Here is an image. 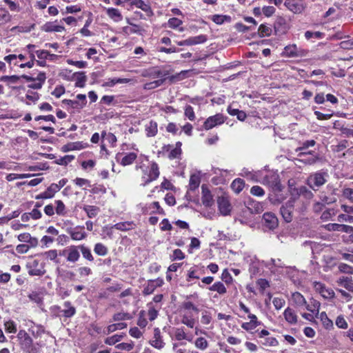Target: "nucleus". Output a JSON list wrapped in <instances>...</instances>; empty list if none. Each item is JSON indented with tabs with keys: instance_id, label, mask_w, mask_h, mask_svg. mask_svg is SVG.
Here are the masks:
<instances>
[{
	"instance_id": "f257e3e1",
	"label": "nucleus",
	"mask_w": 353,
	"mask_h": 353,
	"mask_svg": "<svg viewBox=\"0 0 353 353\" xmlns=\"http://www.w3.org/2000/svg\"><path fill=\"white\" fill-rule=\"evenodd\" d=\"M135 168L141 170V181L144 186L155 181L160 174L158 164L154 161L149 162L147 157L143 156L139 158Z\"/></svg>"
},
{
	"instance_id": "f03ea898",
	"label": "nucleus",
	"mask_w": 353,
	"mask_h": 353,
	"mask_svg": "<svg viewBox=\"0 0 353 353\" xmlns=\"http://www.w3.org/2000/svg\"><path fill=\"white\" fill-rule=\"evenodd\" d=\"M329 175L326 172L318 171L311 174L307 179V185L316 191L327 182Z\"/></svg>"
},
{
	"instance_id": "7ed1b4c3",
	"label": "nucleus",
	"mask_w": 353,
	"mask_h": 353,
	"mask_svg": "<svg viewBox=\"0 0 353 353\" xmlns=\"http://www.w3.org/2000/svg\"><path fill=\"white\" fill-rule=\"evenodd\" d=\"M259 182L272 188L275 190H281L279 176L272 171L263 170Z\"/></svg>"
},
{
	"instance_id": "20e7f679",
	"label": "nucleus",
	"mask_w": 353,
	"mask_h": 353,
	"mask_svg": "<svg viewBox=\"0 0 353 353\" xmlns=\"http://www.w3.org/2000/svg\"><path fill=\"white\" fill-rule=\"evenodd\" d=\"M60 256H63L68 263H74L77 262L80 258V253L78 252L77 245H70L62 250H59Z\"/></svg>"
},
{
	"instance_id": "39448f33",
	"label": "nucleus",
	"mask_w": 353,
	"mask_h": 353,
	"mask_svg": "<svg viewBox=\"0 0 353 353\" xmlns=\"http://www.w3.org/2000/svg\"><path fill=\"white\" fill-rule=\"evenodd\" d=\"M21 349L28 353L33 351V341L30 336L23 330H19L17 334Z\"/></svg>"
},
{
	"instance_id": "423d86ee",
	"label": "nucleus",
	"mask_w": 353,
	"mask_h": 353,
	"mask_svg": "<svg viewBox=\"0 0 353 353\" xmlns=\"http://www.w3.org/2000/svg\"><path fill=\"white\" fill-rule=\"evenodd\" d=\"M283 55L289 58L303 57L308 54V50L298 48L296 45L292 44L285 47Z\"/></svg>"
},
{
	"instance_id": "0eeeda50",
	"label": "nucleus",
	"mask_w": 353,
	"mask_h": 353,
	"mask_svg": "<svg viewBox=\"0 0 353 353\" xmlns=\"http://www.w3.org/2000/svg\"><path fill=\"white\" fill-rule=\"evenodd\" d=\"M225 121L224 116L222 114H216L215 115L209 117L203 123V128L209 130L217 125L223 123Z\"/></svg>"
},
{
	"instance_id": "6e6552de",
	"label": "nucleus",
	"mask_w": 353,
	"mask_h": 353,
	"mask_svg": "<svg viewBox=\"0 0 353 353\" xmlns=\"http://www.w3.org/2000/svg\"><path fill=\"white\" fill-rule=\"evenodd\" d=\"M270 333L266 330H263L258 332V336L260 339V343L266 347H275L279 345L276 338L270 336Z\"/></svg>"
},
{
	"instance_id": "1a4fd4ad",
	"label": "nucleus",
	"mask_w": 353,
	"mask_h": 353,
	"mask_svg": "<svg viewBox=\"0 0 353 353\" xmlns=\"http://www.w3.org/2000/svg\"><path fill=\"white\" fill-rule=\"evenodd\" d=\"M28 274L31 276H42L46 273L42 264L37 259H33L27 264Z\"/></svg>"
},
{
	"instance_id": "9d476101",
	"label": "nucleus",
	"mask_w": 353,
	"mask_h": 353,
	"mask_svg": "<svg viewBox=\"0 0 353 353\" xmlns=\"http://www.w3.org/2000/svg\"><path fill=\"white\" fill-rule=\"evenodd\" d=\"M67 232L70 234L71 239L74 241H81L87 237V233L85 231L84 226L77 225L74 228L67 229Z\"/></svg>"
},
{
	"instance_id": "9b49d317",
	"label": "nucleus",
	"mask_w": 353,
	"mask_h": 353,
	"mask_svg": "<svg viewBox=\"0 0 353 353\" xmlns=\"http://www.w3.org/2000/svg\"><path fill=\"white\" fill-rule=\"evenodd\" d=\"M284 4L289 10L295 14L301 13L305 8L303 0H285Z\"/></svg>"
},
{
	"instance_id": "f8f14e48",
	"label": "nucleus",
	"mask_w": 353,
	"mask_h": 353,
	"mask_svg": "<svg viewBox=\"0 0 353 353\" xmlns=\"http://www.w3.org/2000/svg\"><path fill=\"white\" fill-rule=\"evenodd\" d=\"M294 201L295 200L292 199L281 208V214L283 219L288 223H290L292 220Z\"/></svg>"
},
{
	"instance_id": "ddd939ff",
	"label": "nucleus",
	"mask_w": 353,
	"mask_h": 353,
	"mask_svg": "<svg viewBox=\"0 0 353 353\" xmlns=\"http://www.w3.org/2000/svg\"><path fill=\"white\" fill-rule=\"evenodd\" d=\"M149 343L157 350H161L165 347V343L163 341L159 328L156 327L154 329L153 336L150 340Z\"/></svg>"
},
{
	"instance_id": "4468645a",
	"label": "nucleus",
	"mask_w": 353,
	"mask_h": 353,
	"mask_svg": "<svg viewBox=\"0 0 353 353\" xmlns=\"http://www.w3.org/2000/svg\"><path fill=\"white\" fill-rule=\"evenodd\" d=\"M264 265L272 272H281L282 270L286 268L285 264L280 259H271L269 261H263Z\"/></svg>"
},
{
	"instance_id": "2eb2a0df",
	"label": "nucleus",
	"mask_w": 353,
	"mask_h": 353,
	"mask_svg": "<svg viewBox=\"0 0 353 353\" xmlns=\"http://www.w3.org/2000/svg\"><path fill=\"white\" fill-rule=\"evenodd\" d=\"M314 288L324 299H330L334 296V292L331 288H327L321 283L315 281L313 283Z\"/></svg>"
},
{
	"instance_id": "dca6fc26",
	"label": "nucleus",
	"mask_w": 353,
	"mask_h": 353,
	"mask_svg": "<svg viewBox=\"0 0 353 353\" xmlns=\"http://www.w3.org/2000/svg\"><path fill=\"white\" fill-rule=\"evenodd\" d=\"M206 35L200 34L196 37H189L183 41H176V44L180 46H194L200 43H203L207 41Z\"/></svg>"
},
{
	"instance_id": "f3484780",
	"label": "nucleus",
	"mask_w": 353,
	"mask_h": 353,
	"mask_svg": "<svg viewBox=\"0 0 353 353\" xmlns=\"http://www.w3.org/2000/svg\"><path fill=\"white\" fill-rule=\"evenodd\" d=\"M217 203L219 212L222 215L230 214L232 206L228 197L223 196L218 197Z\"/></svg>"
},
{
	"instance_id": "a211bd4d",
	"label": "nucleus",
	"mask_w": 353,
	"mask_h": 353,
	"mask_svg": "<svg viewBox=\"0 0 353 353\" xmlns=\"http://www.w3.org/2000/svg\"><path fill=\"white\" fill-rule=\"evenodd\" d=\"M137 158V154L133 152L126 153L124 155L122 154H117L116 156L117 162L123 166L131 165Z\"/></svg>"
},
{
	"instance_id": "6ab92c4d",
	"label": "nucleus",
	"mask_w": 353,
	"mask_h": 353,
	"mask_svg": "<svg viewBox=\"0 0 353 353\" xmlns=\"http://www.w3.org/2000/svg\"><path fill=\"white\" fill-rule=\"evenodd\" d=\"M325 228L328 231H337L345 233H352L353 227L339 223H328L325 225Z\"/></svg>"
},
{
	"instance_id": "aec40b11",
	"label": "nucleus",
	"mask_w": 353,
	"mask_h": 353,
	"mask_svg": "<svg viewBox=\"0 0 353 353\" xmlns=\"http://www.w3.org/2000/svg\"><path fill=\"white\" fill-rule=\"evenodd\" d=\"M263 170L253 171L250 170L248 168H243L241 171V175L247 178L248 180L259 182L262 176Z\"/></svg>"
},
{
	"instance_id": "412c9836",
	"label": "nucleus",
	"mask_w": 353,
	"mask_h": 353,
	"mask_svg": "<svg viewBox=\"0 0 353 353\" xmlns=\"http://www.w3.org/2000/svg\"><path fill=\"white\" fill-rule=\"evenodd\" d=\"M316 144L314 140H307L302 143L301 146L296 149V152H299L298 156L299 157H304L307 154H312V151H307L310 147H313Z\"/></svg>"
},
{
	"instance_id": "4be33fe9",
	"label": "nucleus",
	"mask_w": 353,
	"mask_h": 353,
	"mask_svg": "<svg viewBox=\"0 0 353 353\" xmlns=\"http://www.w3.org/2000/svg\"><path fill=\"white\" fill-rule=\"evenodd\" d=\"M130 6L142 10L148 16L152 15L153 12L150 4L143 0H131Z\"/></svg>"
},
{
	"instance_id": "5701e85b",
	"label": "nucleus",
	"mask_w": 353,
	"mask_h": 353,
	"mask_svg": "<svg viewBox=\"0 0 353 353\" xmlns=\"http://www.w3.org/2000/svg\"><path fill=\"white\" fill-rule=\"evenodd\" d=\"M57 192L59 191L57 185H55V183H52L46 191L37 195L35 198L36 199H51Z\"/></svg>"
},
{
	"instance_id": "b1692460",
	"label": "nucleus",
	"mask_w": 353,
	"mask_h": 353,
	"mask_svg": "<svg viewBox=\"0 0 353 353\" xmlns=\"http://www.w3.org/2000/svg\"><path fill=\"white\" fill-rule=\"evenodd\" d=\"M86 143H83L81 141L77 142H70L62 146V151L64 152L73 151V150H80L87 147Z\"/></svg>"
},
{
	"instance_id": "393cba45",
	"label": "nucleus",
	"mask_w": 353,
	"mask_h": 353,
	"mask_svg": "<svg viewBox=\"0 0 353 353\" xmlns=\"http://www.w3.org/2000/svg\"><path fill=\"white\" fill-rule=\"evenodd\" d=\"M263 221L265 226L270 230L274 229L278 225V219L272 213H265L263 214Z\"/></svg>"
},
{
	"instance_id": "a878e982",
	"label": "nucleus",
	"mask_w": 353,
	"mask_h": 353,
	"mask_svg": "<svg viewBox=\"0 0 353 353\" xmlns=\"http://www.w3.org/2000/svg\"><path fill=\"white\" fill-rule=\"evenodd\" d=\"M17 239L19 241L27 243L32 247H37L38 245V239L36 237H33L30 233L24 232L18 235Z\"/></svg>"
},
{
	"instance_id": "bb28decb",
	"label": "nucleus",
	"mask_w": 353,
	"mask_h": 353,
	"mask_svg": "<svg viewBox=\"0 0 353 353\" xmlns=\"http://www.w3.org/2000/svg\"><path fill=\"white\" fill-rule=\"evenodd\" d=\"M42 30L50 32H60L64 30V27L61 25H57V21L47 22L41 28Z\"/></svg>"
},
{
	"instance_id": "cd10ccee",
	"label": "nucleus",
	"mask_w": 353,
	"mask_h": 353,
	"mask_svg": "<svg viewBox=\"0 0 353 353\" xmlns=\"http://www.w3.org/2000/svg\"><path fill=\"white\" fill-rule=\"evenodd\" d=\"M145 130L148 137H154L158 132V125L156 121H150L145 125Z\"/></svg>"
},
{
	"instance_id": "c85d7f7f",
	"label": "nucleus",
	"mask_w": 353,
	"mask_h": 353,
	"mask_svg": "<svg viewBox=\"0 0 353 353\" xmlns=\"http://www.w3.org/2000/svg\"><path fill=\"white\" fill-rule=\"evenodd\" d=\"M105 12L108 17L112 19L115 22L121 21L123 19V16L121 12L114 8H105Z\"/></svg>"
},
{
	"instance_id": "c756f323",
	"label": "nucleus",
	"mask_w": 353,
	"mask_h": 353,
	"mask_svg": "<svg viewBox=\"0 0 353 353\" xmlns=\"http://www.w3.org/2000/svg\"><path fill=\"white\" fill-rule=\"evenodd\" d=\"M82 209L90 219L96 217L100 212L99 208L95 205H84Z\"/></svg>"
},
{
	"instance_id": "7c9ffc66",
	"label": "nucleus",
	"mask_w": 353,
	"mask_h": 353,
	"mask_svg": "<svg viewBox=\"0 0 353 353\" xmlns=\"http://www.w3.org/2000/svg\"><path fill=\"white\" fill-rule=\"evenodd\" d=\"M284 318L286 320L287 322H288L290 324H295L297 322V316L296 314V312L290 307H288L285 310L284 313Z\"/></svg>"
},
{
	"instance_id": "2f4dec72",
	"label": "nucleus",
	"mask_w": 353,
	"mask_h": 353,
	"mask_svg": "<svg viewBox=\"0 0 353 353\" xmlns=\"http://www.w3.org/2000/svg\"><path fill=\"white\" fill-rule=\"evenodd\" d=\"M174 337L177 341L188 340L192 341V337L189 336L185 332L184 327H178L174 330Z\"/></svg>"
},
{
	"instance_id": "473e14b6",
	"label": "nucleus",
	"mask_w": 353,
	"mask_h": 353,
	"mask_svg": "<svg viewBox=\"0 0 353 353\" xmlns=\"http://www.w3.org/2000/svg\"><path fill=\"white\" fill-rule=\"evenodd\" d=\"M63 306L65 309L61 310V312L65 317L70 318L75 314L76 309L72 305L70 301H65Z\"/></svg>"
},
{
	"instance_id": "72a5a7b5",
	"label": "nucleus",
	"mask_w": 353,
	"mask_h": 353,
	"mask_svg": "<svg viewBox=\"0 0 353 353\" xmlns=\"http://www.w3.org/2000/svg\"><path fill=\"white\" fill-rule=\"evenodd\" d=\"M202 203L205 206H211L213 203L212 196L210 191L202 186Z\"/></svg>"
},
{
	"instance_id": "f704fd0d",
	"label": "nucleus",
	"mask_w": 353,
	"mask_h": 353,
	"mask_svg": "<svg viewBox=\"0 0 353 353\" xmlns=\"http://www.w3.org/2000/svg\"><path fill=\"white\" fill-rule=\"evenodd\" d=\"M43 256L48 260L54 261L55 263H59L60 261L58 258L59 256V250H50L48 251L45 252L43 254Z\"/></svg>"
},
{
	"instance_id": "c9c22d12",
	"label": "nucleus",
	"mask_w": 353,
	"mask_h": 353,
	"mask_svg": "<svg viewBox=\"0 0 353 353\" xmlns=\"http://www.w3.org/2000/svg\"><path fill=\"white\" fill-rule=\"evenodd\" d=\"M134 223L132 221L120 222L114 225L112 228H115L121 231H128L132 229Z\"/></svg>"
},
{
	"instance_id": "e433bc0d",
	"label": "nucleus",
	"mask_w": 353,
	"mask_h": 353,
	"mask_svg": "<svg viewBox=\"0 0 353 353\" xmlns=\"http://www.w3.org/2000/svg\"><path fill=\"white\" fill-rule=\"evenodd\" d=\"M78 247V252L82 253L83 258L88 260L89 261H93L94 257L91 253V250L89 248L85 246L84 245H77Z\"/></svg>"
},
{
	"instance_id": "4c0bfd02",
	"label": "nucleus",
	"mask_w": 353,
	"mask_h": 353,
	"mask_svg": "<svg viewBox=\"0 0 353 353\" xmlns=\"http://www.w3.org/2000/svg\"><path fill=\"white\" fill-rule=\"evenodd\" d=\"M101 137L103 141L108 142L112 147L115 145V143L117 142V137L114 134L103 131L101 133Z\"/></svg>"
},
{
	"instance_id": "58836bf2",
	"label": "nucleus",
	"mask_w": 353,
	"mask_h": 353,
	"mask_svg": "<svg viewBox=\"0 0 353 353\" xmlns=\"http://www.w3.org/2000/svg\"><path fill=\"white\" fill-rule=\"evenodd\" d=\"M133 318V315L128 312H119L115 313L112 316V319L114 321H122L125 320H130Z\"/></svg>"
},
{
	"instance_id": "ea45409f",
	"label": "nucleus",
	"mask_w": 353,
	"mask_h": 353,
	"mask_svg": "<svg viewBox=\"0 0 353 353\" xmlns=\"http://www.w3.org/2000/svg\"><path fill=\"white\" fill-rule=\"evenodd\" d=\"M126 327H127V323H125L119 322V323H113L107 327L106 330L104 331V333L108 334L110 333L115 332L116 330H123V329L125 328Z\"/></svg>"
},
{
	"instance_id": "a19ab883",
	"label": "nucleus",
	"mask_w": 353,
	"mask_h": 353,
	"mask_svg": "<svg viewBox=\"0 0 353 353\" xmlns=\"http://www.w3.org/2000/svg\"><path fill=\"white\" fill-rule=\"evenodd\" d=\"M292 300L297 306H303L306 305V300L299 292H296L292 294Z\"/></svg>"
},
{
	"instance_id": "79ce46f5",
	"label": "nucleus",
	"mask_w": 353,
	"mask_h": 353,
	"mask_svg": "<svg viewBox=\"0 0 353 353\" xmlns=\"http://www.w3.org/2000/svg\"><path fill=\"white\" fill-rule=\"evenodd\" d=\"M62 103L67 107L71 108L72 109H75L78 111L84 107L82 104H81L79 103V101H77L76 99L75 100L64 99L62 101Z\"/></svg>"
},
{
	"instance_id": "37998d69",
	"label": "nucleus",
	"mask_w": 353,
	"mask_h": 353,
	"mask_svg": "<svg viewBox=\"0 0 353 353\" xmlns=\"http://www.w3.org/2000/svg\"><path fill=\"white\" fill-rule=\"evenodd\" d=\"M244 185L245 183L243 179H236L232 181L231 188L234 192L239 193L243 189Z\"/></svg>"
},
{
	"instance_id": "c03bdc74",
	"label": "nucleus",
	"mask_w": 353,
	"mask_h": 353,
	"mask_svg": "<svg viewBox=\"0 0 353 353\" xmlns=\"http://www.w3.org/2000/svg\"><path fill=\"white\" fill-rule=\"evenodd\" d=\"M319 316H316L319 318L323 325V326L326 329H330L333 327V322L328 317L327 314L325 312H322L321 313L318 314Z\"/></svg>"
},
{
	"instance_id": "a18cd8bd",
	"label": "nucleus",
	"mask_w": 353,
	"mask_h": 353,
	"mask_svg": "<svg viewBox=\"0 0 353 353\" xmlns=\"http://www.w3.org/2000/svg\"><path fill=\"white\" fill-rule=\"evenodd\" d=\"M76 76V83L75 85L77 87L83 88L85 86V81L87 80L86 76L84 72H79L74 74Z\"/></svg>"
},
{
	"instance_id": "49530a36",
	"label": "nucleus",
	"mask_w": 353,
	"mask_h": 353,
	"mask_svg": "<svg viewBox=\"0 0 353 353\" xmlns=\"http://www.w3.org/2000/svg\"><path fill=\"white\" fill-rule=\"evenodd\" d=\"M194 345L200 350H205L209 345L208 341L203 337H199L194 341Z\"/></svg>"
},
{
	"instance_id": "de8ad7c7",
	"label": "nucleus",
	"mask_w": 353,
	"mask_h": 353,
	"mask_svg": "<svg viewBox=\"0 0 353 353\" xmlns=\"http://www.w3.org/2000/svg\"><path fill=\"white\" fill-rule=\"evenodd\" d=\"M201 179L199 175L192 174L190 178L189 189L190 190H196L200 185Z\"/></svg>"
},
{
	"instance_id": "09e8293b",
	"label": "nucleus",
	"mask_w": 353,
	"mask_h": 353,
	"mask_svg": "<svg viewBox=\"0 0 353 353\" xmlns=\"http://www.w3.org/2000/svg\"><path fill=\"white\" fill-rule=\"evenodd\" d=\"M210 290L217 292L219 294H224L227 290L223 283L218 281L210 287Z\"/></svg>"
},
{
	"instance_id": "8fccbe9b",
	"label": "nucleus",
	"mask_w": 353,
	"mask_h": 353,
	"mask_svg": "<svg viewBox=\"0 0 353 353\" xmlns=\"http://www.w3.org/2000/svg\"><path fill=\"white\" fill-rule=\"evenodd\" d=\"M94 252L97 255L103 256L108 254V250L103 243H97L94 245Z\"/></svg>"
},
{
	"instance_id": "3c124183",
	"label": "nucleus",
	"mask_w": 353,
	"mask_h": 353,
	"mask_svg": "<svg viewBox=\"0 0 353 353\" xmlns=\"http://www.w3.org/2000/svg\"><path fill=\"white\" fill-rule=\"evenodd\" d=\"M181 323L190 328H193L196 323V320L192 316L185 314L182 316Z\"/></svg>"
},
{
	"instance_id": "603ef678",
	"label": "nucleus",
	"mask_w": 353,
	"mask_h": 353,
	"mask_svg": "<svg viewBox=\"0 0 353 353\" xmlns=\"http://www.w3.org/2000/svg\"><path fill=\"white\" fill-rule=\"evenodd\" d=\"M272 28L265 24H261L259 27L258 32L261 37H269L272 34Z\"/></svg>"
},
{
	"instance_id": "864d4df0",
	"label": "nucleus",
	"mask_w": 353,
	"mask_h": 353,
	"mask_svg": "<svg viewBox=\"0 0 353 353\" xmlns=\"http://www.w3.org/2000/svg\"><path fill=\"white\" fill-rule=\"evenodd\" d=\"M55 203L57 205L55 208V212L59 216L65 215L67 213V210L63 201L61 200H57L55 201Z\"/></svg>"
},
{
	"instance_id": "5fc2aeb1",
	"label": "nucleus",
	"mask_w": 353,
	"mask_h": 353,
	"mask_svg": "<svg viewBox=\"0 0 353 353\" xmlns=\"http://www.w3.org/2000/svg\"><path fill=\"white\" fill-rule=\"evenodd\" d=\"M148 316L151 321H154L158 316L159 308H155L153 306L152 303H148Z\"/></svg>"
},
{
	"instance_id": "6e6d98bb",
	"label": "nucleus",
	"mask_w": 353,
	"mask_h": 353,
	"mask_svg": "<svg viewBox=\"0 0 353 353\" xmlns=\"http://www.w3.org/2000/svg\"><path fill=\"white\" fill-rule=\"evenodd\" d=\"M306 309L316 314V316L319 314V308H320V303L316 301H313L311 304H307L305 305Z\"/></svg>"
},
{
	"instance_id": "4d7b16f0",
	"label": "nucleus",
	"mask_w": 353,
	"mask_h": 353,
	"mask_svg": "<svg viewBox=\"0 0 353 353\" xmlns=\"http://www.w3.org/2000/svg\"><path fill=\"white\" fill-rule=\"evenodd\" d=\"M134 347V343L132 341L121 343L115 345V348L127 352L132 350Z\"/></svg>"
},
{
	"instance_id": "13d9d810",
	"label": "nucleus",
	"mask_w": 353,
	"mask_h": 353,
	"mask_svg": "<svg viewBox=\"0 0 353 353\" xmlns=\"http://www.w3.org/2000/svg\"><path fill=\"white\" fill-rule=\"evenodd\" d=\"M32 175L30 174H14V173H10L8 174L6 176V180L8 181H12L15 179H26V178H30Z\"/></svg>"
},
{
	"instance_id": "bf43d9fd",
	"label": "nucleus",
	"mask_w": 353,
	"mask_h": 353,
	"mask_svg": "<svg viewBox=\"0 0 353 353\" xmlns=\"http://www.w3.org/2000/svg\"><path fill=\"white\" fill-rule=\"evenodd\" d=\"M123 335L121 334H114L113 336L107 337L104 342L106 345H113L121 341Z\"/></svg>"
},
{
	"instance_id": "052dcab7",
	"label": "nucleus",
	"mask_w": 353,
	"mask_h": 353,
	"mask_svg": "<svg viewBox=\"0 0 353 353\" xmlns=\"http://www.w3.org/2000/svg\"><path fill=\"white\" fill-rule=\"evenodd\" d=\"M4 327L6 331L8 333L14 334L17 331L16 323L11 320H9L4 323Z\"/></svg>"
},
{
	"instance_id": "680f3d73",
	"label": "nucleus",
	"mask_w": 353,
	"mask_h": 353,
	"mask_svg": "<svg viewBox=\"0 0 353 353\" xmlns=\"http://www.w3.org/2000/svg\"><path fill=\"white\" fill-rule=\"evenodd\" d=\"M167 148H168L167 150L168 151L170 150L169 154H168L169 159H174L179 158L180 157V155L181 154V151L179 150V149H176L170 145H168L167 146Z\"/></svg>"
},
{
	"instance_id": "e2e57ef3",
	"label": "nucleus",
	"mask_w": 353,
	"mask_h": 353,
	"mask_svg": "<svg viewBox=\"0 0 353 353\" xmlns=\"http://www.w3.org/2000/svg\"><path fill=\"white\" fill-rule=\"evenodd\" d=\"M164 81H165V79H162L156 80V81H152L150 83H147L144 84L143 88L145 90L154 89V88L161 85L163 84V83L164 82Z\"/></svg>"
},
{
	"instance_id": "0e129e2a",
	"label": "nucleus",
	"mask_w": 353,
	"mask_h": 353,
	"mask_svg": "<svg viewBox=\"0 0 353 353\" xmlns=\"http://www.w3.org/2000/svg\"><path fill=\"white\" fill-rule=\"evenodd\" d=\"M337 221L340 223L346 222L353 223V216L343 212L338 215Z\"/></svg>"
},
{
	"instance_id": "69168bd1",
	"label": "nucleus",
	"mask_w": 353,
	"mask_h": 353,
	"mask_svg": "<svg viewBox=\"0 0 353 353\" xmlns=\"http://www.w3.org/2000/svg\"><path fill=\"white\" fill-rule=\"evenodd\" d=\"M154 282H152L151 280H149L147 284L145 285L144 289L143 290V294L144 295H149L153 293L155 290L156 287L153 284Z\"/></svg>"
},
{
	"instance_id": "338daca9",
	"label": "nucleus",
	"mask_w": 353,
	"mask_h": 353,
	"mask_svg": "<svg viewBox=\"0 0 353 353\" xmlns=\"http://www.w3.org/2000/svg\"><path fill=\"white\" fill-rule=\"evenodd\" d=\"M74 159V157L73 155H65L63 157L57 159L56 163L59 165H66L67 164L70 163Z\"/></svg>"
},
{
	"instance_id": "774afa93",
	"label": "nucleus",
	"mask_w": 353,
	"mask_h": 353,
	"mask_svg": "<svg viewBox=\"0 0 353 353\" xmlns=\"http://www.w3.org/2000/svg\"><path fill=\"white\" fill-rule=\"evenodd\" d=\"M212 321V316L210 312L204 310L202 312L201 322L204 325H208Z\"/></svg>"
}]
</instances>
